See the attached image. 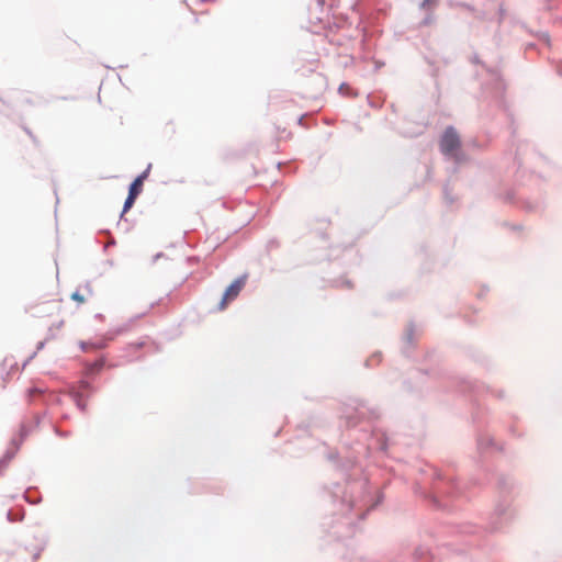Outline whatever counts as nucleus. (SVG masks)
<instances>
[{
	"mask_svg": "<svg viewBox=\"0 0 562 562\" xmlns=\"http://www.w3.org/2000/svg\"><path fill=\"white\" fill-rule=\"evenodd\" d=\"M461 140L453 127H448L441 139H440V149L443 155L457 157V153L460 149Z\"/></svg>",
	"mask_w": 562,
	"mask_h": 562,
	"instance_id": "1",
	"label": "nucleus"
},
{
	"mask_svg": "<svg viewBox=\"0 0 562 562\" xmlns=\"http://www.w3.org/2000/svg\"><path fill=\"white\" fill-rule=\"evenodd\" d=\"M245 284H246V276L236 279L226 289V291L220 302L218 310L224 311L227 307L228 303L234 301L239 295V293L243 290V288L245 286Z\"/></svg>",
	"mask_w": 562,
	"mask_h": 562,
	"instance_id": "2",
	"label": "nucleus"
},
{
	"mask_svg": "<svg viewBox=\"0 0 562 562\" xmlns=\"http://www.w3.org/2000/svg\"><path fill=\"white\" fill-rule=\"evenodd\" d=\"M142 188L143 186L140 184V179H135L130 187L128 194L137 198L142 191Z\"/></svg>",
	"mask_w": 562,
	"mask_h": 562,
	"instance_id": "3",
	"label": "nucleus"
},
{
	"mask_svg": "<svg viewBox=\"0 0 562 562\" xmlns=\"http://www.w3.org/2000/svg\"><path fill=\"white\" fill-rule=\"evenodd\" d=\"M7 368H10V370H18L16 363L13 361V359L5 358L3 362L0 364V374L5 371Z\"/></svg>",
	"mask_w": 562,
	"mask_h": 562,
	"instance_id": "4",
	"label": "nucleus"
},
{
	"mask_svg": "<svg viewBox=\"0 0 562 562\" xmlns=\"http://www.w3.org/2000/svg\"><path fill=\"white\" fill-rule=\"evenodd\" d=\"M135 200H136V196L131 195V194L127 195L125 203H124V207H123V214L125 212H127L133 206Z\"/></svg>",
	"mask_w": 562,
	"mask_h": 562,
	"instance_id": "5",
	"label": "nucleus"
},
{
	"mask_svg": "<svg viewBox=\"0 0 562 562\" xmlns=\"http://www.w3.org/2000/svg\"><path fill=\"white\" fill-rule=\"evenodd\" d=\"M71 299L74 301L78 302L79 304H82L86 302V297L82 294H80L79 292H74L71 294Z\"/></svg>",
	"mask_w": 562,
	"mask_h": 562,
	"instance_id": "6",
	"label": "nucleus"
},
{
	"mask_svg": "<svg viewBox=\"0 0 562 562\" xmlns=\"http://www.w3.org/2000/svg\"><path fill=\"white\" fill-rule=\"evenodd\" d=\"M148 171H144L142 175H139L136 179H140V184L143 186L144 180L147 178Z\"/></svg>",
	"mask_w": 562,
	"mask_h": 562,
	"instance_id": "7",
	"label": "nucleus"
}]
</instances>
